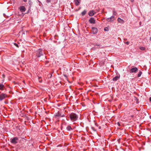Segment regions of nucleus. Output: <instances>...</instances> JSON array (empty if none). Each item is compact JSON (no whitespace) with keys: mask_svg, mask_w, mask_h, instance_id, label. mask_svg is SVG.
<instances>
[{"mask_svg":"<svg viewBox=\"0 0 151 151\" xmlns=\"http://www.w3.org/2000/svg\"><path fill=\"white\" fill-rule=\"evenodd\" d=\"M69 117L71 120L72 122L76 121L78 118V116L75 113H72L69 115Z\"/></svg>","mask_w":151,"mask_h":151,"instance_id":"nucleus-1","label":"nucleus"},{"mask_svg":"<svg viewBox=\"0 0 151 151\" xmlns=\"http://www.w3.org/2000/svg\"><path fill=\"white\" fill-rule=\"evenodd\" d=\"M35 53H36V56L37 57H40L43 55L42 50L40 49Z\"/></svg>","mask_w":151,"mask_h":151,"instance_id":"nucleus-2","label":"nucleus"},{"mask_svg":"<svg viewBox=\"0 0 151 151\" xmlns=\"http://www.w3.org/2000/svg\"><path fill=\"white\" fill-rule=\"evenodd\" d=\"M8 97V96L6 93H2L0 94V101H1Z\"/></svg>","mask_w":151,"mask_h":151,"instance_id":"nucleus-3","label":"nucleus"},{"mask_svg":"<svg viewBox=\"0 0 151 151\" xmlns=\"http://www.w3.org/2000/svg\"><path fill=\"white\" fill-rule=\"evenodd\" d=\"M18 140V138L17 137H14L11 139V142L12 143L16 144L17 143V141Z\"/></svg>","mask_w":151,"mask_h":151,"instance_id":"nucleus-4","label":"nucleus"},{"mask_svg":"<svg viewBox=\"0 0 151 151\" xmlns=\"http://www.w3.org/2000/svg\"><path fill=\"white\" fill-rule=\"evenodd\" d=\"M138 70V69L137 68L135 67L131 69L130 71V73H136V72Z\"/></svg>","mask_w":151,"mask_h":151,"instance_id":"nucleus-5","label":"nucleus"},{"mask_svg":"<svg viewBox=\"0 0 151 151\" xmlns=\"http://www.w3.org/2000/svg\"><path fill=\"white\" fill-rule=\"evenodd\" d=\"M91 32L93 34H96L98 32L97 29L95 27H92L91 30Z\"/></svg>","mask_w":151,"mask_h":151,"instance_id":"nucleus-6","label":"nucleus"},{"mask_svg":"<svg viewBox=\"0 0 151 151\" xmlns=\"http://www.w3.org/2000/svg\"><path fill=\"white\" fill-rule=\"evenodd\" d=\"M114 20V17L112 16L106 19V20L108 22H112Z\"/></svg>","mask_w":151,"mask_h":151,"instance_id":"nucleus-7","label":"nucleus"},{"mask_svg":"<svg viewBox=\"0 0 151 151\" xmlns=\"http://www.w3.org/2000/svg\"><path fill=\"white\" fill-rule=\"evenodd\" d=\"M19 9L21 12H24L26 10L24 6H20L19 8Z\"/></svg>","mask_w":151,"mask_h":151,"instance_id":"nucleus-8","label":"nucleus"},{"mask_svg":"<svg viewBox=\"0 0 151 151\" xmlns=\"http://www.w3.org/2000/svg\"><path fill=\"white\" fill-rule=\"evenodd\" d=\"M89 22L90 23L95 24V20L94 18L91 17L89 20Z\"/></svg>","mask_w":151,"mask_h":151,"instance_id":"nucleus-9","label":"nucleus"},{"mask_svg":"<svg viewBox=\"0 0 151 151\" xmlns=\"http://www.w3.org/2000/svg\"><path fill=\"white\" fill-rule=\"evenodd\" d=\"M81 0H74L75 4L76 6H78L80 3Z\"/></svg>","mask_w":151,"mask_h":151,"instance_id":"nucleus-10","label":"nucleus"},{"mask_svg":"<svg viewBox=\"0 0 151 151\" xmlns=\"http://www.w3.org/2000/svg\"><path fill=\"white\" fill-rule=\"evenodd\" d=\"M95 12H94V11L93 10H91V11H90L88 13V14L90 16H93L94 14H95Z\"/></svg>","mask_w":151,"mask_h":151,"instance_id":"nucleus-11","label":"nucleus"},{"mask_svg":"<svg viewBox=\"0 0 151 151\" xmlns=\"http://www.w3.org/2000/svg\"><path fill=\"white\" fill-rule=\"evenodd\" d=\"M118 22L121 24H123L124 23V21L120 18H118Z\"/></svg>","mask_w":151,"mask_h":151,"instance_id":"nucleus-12","label":"nucleus"},{"mask_svg":"<svg viewBox=\"0 0 151 151\" xmlns=\"http://www.w3.org/2000/svg\"><path fill=\"white\" fill-rule=\"evenodd\" d=\"M66 129L68 131H70L73 129L70 125H68L66 127Z\"/></svg>","mask_w":151,"mask_h":151,"instance_id":"nucleus-13","label":"nucleus"},{"mask_svg":"<svg viewBox=\"0 0 151 151\" xmlns=\"http://www.w3.org/2000/svg\"><path fill=\"white\" fill-rule=\"evenodd\" d=\"M119 78V76H116L113 78V80L114 81H116Z\"/></svg>","mask_w":151,"mask_h":151,"instance_id":"nucleus-14","label":"nucleus"},{"mask_svg":"<svg viewBox=\"0 0 151 151\" xmlns=\"http://www.w3.org/2000/svg\"><path fill=\"white\" fill-rule=\"evenodd\" d=\"M4 88V86L3 84H0V90H3Z\"/></svg>","mask_w":151,"mask_h":151,"instance_id":"nucleus-15","label":"nucleus"},{"mask_svg":"<svg viewBox=\"0 0 151 151\" xmlns=\"http://www.w3.org/2000/svg\"><path fill=\"white\" fill-rule=\"evenodd\" d=\"M86 13V10H84L81 13V14L82 16L85 15Z\"/></svg>","mask_w":151,"mask_h":151,"instance_id":"nucleus-16","label":"nucleus"},{"mask_svg":"<svg viewBox=\"0 0 151 151\" xmlns=\"http://www.w3.org/2000/svg\"><path fill=\"white\" fill-rule=\"evenodd\" d=\"M113 15H115V16L117 14L115 10L114 9L113 10Z\"/></svg>","mask_w":151,"mask_h":151,"instance_id":"nucleus-17","label":"nucleus"},{"mask_svg":"<svg viewBox=\"0 0 151 151\" xmlns=\"http://www.w3.org/2000/svg\"><path fill=\"white\" fill-rule=\"evenodd\" d=\"M142 74V72L141 71H140L139 72L138 74L137 77H140L141 76Z\"/></svg>","mask_w":151,"mask_h":151,"instance_id":"nucleus-18","label":"nucleus"},{"mask_svg":"<svg viewBox=\"0 0 151 151\" xmlns=\"http://www.w3.org/2000/svg\"><path fill=\"white\" fill-rule=\"evenodd\" d=\"M140 49L142 50H144L145 49V48L144 47H140Z\"/></svg>","mask_w":151,"mask_h":151,"instance_id":"nucleus-19","label":"nucleus"},{"mask_svg":"<svg viewBox=\"0 0 151 151\" xmlns=\"http://www.w3.org/2000/svg\"><path fill=\"white\" fill-rule=\"evenodd\" d=\"M52 76V74H50L48 75L47 77L49 78H50Z\"/></svg>","mask_w":151,"mask_h":151,"instance_id":"nucleus-20","label":"nucleus"},{"mask_svg":"<svg viewBox=\"0 0 151 151\" xmlns=\"http://www.w3.org/2000/svg\"><path fill=\"white\" fill-rule=\"evenodd\" d=\"M41 78V77H38V79L39 80H40V79ZM39 81L41 83L42 82V80H39Z\"/></svg>","mask_w":151,"mask_h":151,"instance_id":"nucleus-21","label":"nucleus"},{"mask_svg":"<svg viewBox=\"0 0 151 151\" xmlns=\"http://www.w3.org/2000/svg\"><path fill=\"white\" fill-rule=\"evenodd\" d=\"M14 44L17 47H19V46H18V45L16 43H14Z\"/></svg>","mask_w":151,"mask_h":151,"instance_id":"nucleus-22","label":"nucleus"},{"mask_svg":"<svg viewBox=\"0 0 151 151\" xmlns=\"http://www.w3.org/2000/svg\"><path fill=\"white\" fill-rule=\"evenodd\" d=\"M117 125L119 126H120V123L119 122H118L117 123Z\"/></svg>","mask_w":151,"mask_h":151,"instance_id":"nucleus-23","label":"nucleus"},{"mask_svg":"<svg viewBox=\"0 0 151 151\" xmlns=\"http://www.w3.org/2000/svg\"><path fill=\"white\" fill-rule=\"evenodd\" d=\"M51 0H47V3H49L50 2Z\"/></svg>","mask_w":151,"mask_h":151,"instance_id":"nucleus-24","label":"nucleus"},{"mask_svg":"<svg viewBox=\"0 0 151 151\" xmlns=\"http://www.w3.org/2000/svg\"><path fill=\"white\" fill-rule=\"evenodd\" d=\"M126 44H127V45H129V42H126Z\"/></svg>","mask_w":151,"mask_h":151,"instance_id":"nucleus-25","label":"nucleus"},{"mask_svg":"<svg viewBox=\"0 0 151 151\" xmlns=\"http://www.w3.org/2000/svg\"><path fill=\"white\" fill-rule=\"evenodd\" d=\"M65 116V115L63 114V115H62V116H60V117H64Z\"/></svg>","mask_w":151,"mask_h":151,"instance_id":"nucleus-26","label":"nucleus"},{"mask_svg":"<svg viewBox=\"0 0 151 151\" xmlns=\"http://www.w3.org/2000/svg\"><path fill=\"white\" fill-rule=\"evenodd\" d=\"M24 2H26L27 1V0H23Z\"/></svg>","mask_w":151,"mask_h":151,"instance_id":"nucleus-27","label":"nucleus"},{"mask_svg":"<svg viewBox=\"0 0 151 151\" xmlns=\"http://www.w3.org/2000/svg\"><path fill=\"white\" fill-rule=\"evenodd\" d=\"M150 99V101H151V97H150V99Z\"/></svg>","mask_w":151,"mask_h":151,"instance_id":"nucleus-28","label":"nucleus"},{"mask_svg":"<svg viewBox=\"0 0 151 151\" xmlns=\"http://www.w3.org/2000/svg\"><path fill=\"white\" fill-rule=\"evenodd\" d=\"M104 30L105 31H106L107 30H106V29H105V28L104 29Z\"/></svg>","mask_w":151,"mask_h":151,"instance_id":"nucleus-29","label":"nucleus"},{"mask_svg":"<svg viewBox=\"0 0 151 151\" xmlns=\"http://www.w3.org/2000/svg\"><path fill=\"white\" fill-rule=\"evenodd\" d=\"M150 118L151 119V116H150Z\"/></svg>","mask_w":151,"mask_h":151,"instance_id":"nucleus-30","label":"nucleus"},{"mask_svg":"<svg viewBox=\"0 0 151 151\" xmlns=\"http://www.w3.org/2000/svg\"><path fill=\"white\" fill-rule=\"evenodd\" d=\"M150 40H151V37H150Z\"/></svg>","mask_w":151,"mask_h":151,"instance_id":"nucleus-31","label":"nucleus"},{"mask_svg":"<svg viewBox=\"0 0 151 151\" xmlns=\"http://www.w3.org/2000/svg\"><path fill=\"white\" fill-rule=\"evenodd\" d=\"M96 45V46H99V45Z\"/></svg>","mask_w":151,"mask_h":151,"instance_id":"nucleus-32","label":"nucleus"},{"mask_svg":"<svg viewBox=\"0 0 151 151\" xmlns=\"http://www.w3.org/2000/svg\"><path fill=\"white\" fill-rule=\"evenodd\" d=\"M59 115H56V116H58Z\"/></svg>","mask_w":151,"mask_h":151,"instance_id":"nucleus-33","label":"nucleus"},{"mask_svg":"<svg viewBox=\"0 0 151 151\" xmlns=\"http://www.w3.org/2000/svg\"><path fill=\"white\" fill-rule=\"evenodd\" d=\"M131 1H132V0H131Z\"/></svg>","mask_w":151,"mask_h":151,"instance_id":"nucleus-34","label":"nucleus"},{"mask_svg":"<svg viewBox=\"0 0 151 151\" xmlns=\"http://www.w3.org/2000/svg\"><path fill=\"white\" fill-rule=\"evenodd\" d=\"M131 1H132V0H131Z\"/></svg>","mask_w":151,"mask_h":151,"instance_id":"nucleus-35","label":"nucleus"}]
</instances>
